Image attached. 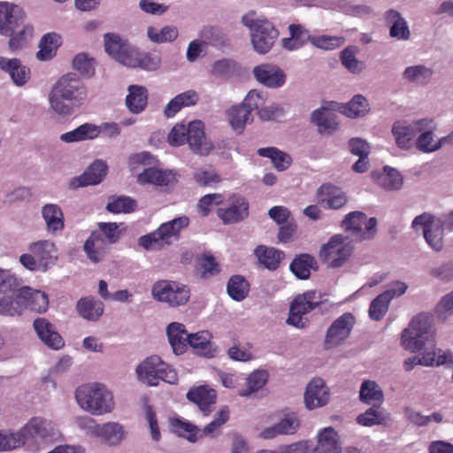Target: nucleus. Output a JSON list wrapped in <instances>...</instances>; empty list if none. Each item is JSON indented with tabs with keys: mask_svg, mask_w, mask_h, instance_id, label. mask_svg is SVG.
Instances as JSON below:
<instances>
[{
	"mask_svg": "<svg viewBox=\"0 0 453 453\" xmlns=\"http://www.w3.org/2000/svg\"><path fill=\"white\" fill-rule=\"evenodd\" d=\"M161 64V58L157 52H142L134 47L129 58L126 60L127 67H140L146 71L157 70Z\"/></svg>",
	"mask_w": 453,
	"mask_h": 453,
	"instance_id": "nucleus-27",
	"label": "nucleus"
},
{
	"mask_svg": "<svg viewBox=\"0 0 453 453\" xmlns=\"http://www.w3.org/2000/svg\"><path fill=\"white\" fill-rule=\"evenodd\" d=\"M216 391L207 386L192 388L187 393V398L196 403L201 411H210L216 401Z\"/></svg>",
	"mask_w": 453,
	"mask_h": 453,
	"instance_id": "nucleus-33",
	"label": "nucleus"
},
{
	"mask_svg": "<svg viewBox=\"0 0 453 453\" xmlns=\"http://www.w3.org/2000/svg\"><path fill=\"white\" fill-rule=\"evenodd\" d=\"M128 95L126 97L127 109L134 114L144 111L148 104V90L143 86L130 85L127 88Z\"/></svg>",
	"mask_w": 453,
	"mask_h": 453,
	"instance_id": "nucleus-37",
	"label": "nucleus"
},
{
	"mask_svg": "<svg viewBox=\"0 0 453 453\" xmlns=\"http://www.w3.org/2000/svg\"><path fill=\"white\" fill-rule=\"evenodd\" d=\"M268 378V374L265 371H255L249 375L246 380L245 389L240 391V395L242 396H249L252 393L257 391L266 383Z\"/></svg>",
	"mask_w": 453,
	"mask_h": 453,
	"instance_id": "nucleus-55",
	"label": "nucleus"
},
{
	"mask_svg": "<svg viewBox=\"0 0 453 453\" xmlns=\"http://www.w3.org/2000/svg\"><path fill=\"white\" fill-rule=\"evenodd\" d=\"M23 290L27 293L24 294L25 309L42 313L47 311L49 306L48 296L40 290H35L29 287H23Z\"/></svg>",
	"mask_w": 453,
	"mask_h": 453,
	"instance_id": "nucleus-44",
	"label": "nucleus"
},
{
	"mask_svg": "<svg viewBox=\"0 0 453 453\" xmlns=\"http://www.w3.org/2000/svg\"><path fill=\"white\" fill-rule=\"evenodd\" d=\"M189 224L187 216L173 219L163 223L154 232L143 235L139 239V244L146 250H160L179 240L180 231Z\"/></svg>",
	"mask_w": 453,
	"mask_h": 453,
	"instance_id": "nucleus-8",
	"label": "nucleus"
},
{
	"mask_svg": "<svg viewBox=\"0 0 453 453\" xmlns=\"http://www.w3.org/2000/svg\"><path fill=\"white\" fill-rule=\"evenodd\" d=\"M135 372L138 380L149 387L158 386L160 380L173 385L178 382L177 372L157 355L146 357Z\"/></svg>",
	"mask_w": 453,
	"mask_h": 453,
	"instance_id": "nucleus-5",
	"label": "nucleus"
},
{
	"mask_svg": "<svg viewBox=\"0 0 453 453\" xmlns=\"http://www.w3.org/2000/svg\"><path fill=\"white\" fill-rule=\"evenodd\" d=\"M12 296L0 297V315L19 316L25 310L24 294L27 290L18 287L14 291H11Z\"/></svg>",
	"mask_w": 453,
	"mask_h": 453,
	"instance_id": "nucleus-29",
	"label": "nucleus"
},
{
	"mask_svg": "<svg viewBox=\"0 0 453 453\" xmlns=\"http://www.w3.org/2000/svg\"><path fill=\"white\" fill-rule=\"evenodd\" d=\"M123 223L99 222L97 228L93 230L84 243L83 250L87 257L94 264L105 259L110 252L111 246L120 239L125 230Z\"/></svg>",
	"mask_w": 453,
	"mask_h": 453,
	"instance_id": "nucleus-3",
	"label": "nucleus"
},
{
	"mask_svg": "<svg viewBox=\"0 0 453 453\" xmlns=\"http://www.w3.org/2000/svg\"><path fill=\"white\" fill-rule=\"evenodd\" d=\"M227 117L230 126L239 133L242 132L248 122L252 121L249 109H246L242 104L232 106L227 111Z\"/></svg>",
	"mask_w": 453,
	"mask_h": 453,
	"instance_id": "nucleus-47",
	"label": "nucleus"
},
{
	"mask_svg": "<svg viewBox=\"0 0 453 453\" xmlns=\"http://www.w3.org/2000/svg\"><path fill=\"white\" fill-rule=\"evenodd\" d=\"M0 69L7 73L17 86L26 84L30 79V69L18 58L0 57Z\"/></svg>",
	"mask_w": 453,
	"mask_h": 453,
	"instance_id": "nucleus-26",
	"label": "nucleus"
},
{
	"mask_svg": "<svg viewBox=\"0 0 453 453\" xmlns=\"http://www.w3.org/2000/svg\"><path fill=\"white\" fill-rule=\"evenodd\" d=\"M254 254L260 265L270 271H275L279 268L280 262L285 257L283 251L273 247L258 245Z\"/></svg>",
	"mask_w": 453,
	"mask_h": 453,
	"instance_id": "nucleus-34",
	"label": "nucleus"
},
{
	"mask_svg": "<svg viewBox=\"0 0 453 453\" xmlns=\"http://www.w3.org/2000/svg\"><path fill=\"white\" fill-rule=\"evenodd\" d=\"M167 337L173 351L176 355L183 354L188 347L189 334L183 324L173 322L166 328Z\"/></svg>",
	"mask_w": 453,
	"mask_h": 453,
	"instance_id": "nucleus-31",
	"label": "nucleus"
},
{
	"mask_svg": "<svg viewBox=\"0 0 453 453\" xmlns=\"http://www.w3.org/2000/svg\"><path fill=\"white\" fill-rule=\"evenodd\" d=\"M203 42L215 47H223L227 44V38L224 32L215 27H205L201 31Z\"/></svg>",
	"mask_w": 453,
	"mask_h": 453,
	"instance_id": "nucleus-54",
	"label": "nucleus"
},
{
	"mask_svg": "<svg viewBox=\"0 0 453 453\" xmlns=\"http://www.w3.org/2000/svg\"><path fill=\"white\" fill-rule=\"evenodd\" d=\"M137 203L129 196H113L107 203L106 210L111 213H130L135 211Z\"/></svg>",
	"mask_w": 453,
	"mask_h": 453,
	"instance_id": "nucleus-52",
	"label": "nucleus"
},
{
	"mask_svg": "<svg viewBox=\"0 0 453 453\" xmlns=\"http://www.w3.org/2000/svg\"><path fill=\"white\" fill-rule=\"evenodd\" d=\"M386 24L390 27L389 35L397 40H408L411 36L406 20L401 13L394 9H390L384 15Z\"/></svg>",
	"mask_w": 453,
	"mask_h": 453,
	"instance_id": "nucleus-32",
	"label": "nucleus"
},
{
	"mask_svg": "<svg viewBox=\"0 0 453 453\" xmlns=\"http://www.w3.org/2000/svg\"><path fill=\"white\" fill-rule=\"evenodd\" d=\"M34 328L39 338L50 348L59 349L64 346L61 335L46 319H36L34 321Z\"/></svg>",
	"mask_w": 453,
	"mask_h": 453,
	"instance_id": "nucleus-25",
	"label": "nucleus"
},
{
	"mask_svg": "<svg viewBox=\"0 0 453 453\" xmlns=\"http://www.w3.org/2000/svg\"><path fill=\"white\" fill-rule=\"evenodd\" d=\"M18 434H24L25 443L29 439L37 438L51 441L56 435V427L51 421L35 417L31 418Z\"/></svg>",
	"mask_w": 453,
	"mask_h": 453,
	"instance_id": "nucleus-18",
	"label": "nucleus"
},
{
	"mask_svg": "<svg viewBox=\"0 0 453 453\" xmlns=\"http://www.w3.org/2000/svg\"><path fill=\"white\" fill-rule=\"evenodd\" d=\"M360 399L365 403L381 402L383 399V393L374 381L365 380L360 388Z\"/></svg>",
	"mask_w": 453,
	"mask_h": 453,
	"instance_id": "nucleus-61",
	"label": "nucleus"
},
{
	"mask_svg": "<svg viewBox=\"0 0 453 453\" xmlns=\"http://www.w3.org/2000/svg\"><path fill=\"white\" fill-rule=\"evenodd\" d=\"M224 196L219 193L207 194L202 196L196 205L197 212L201 217H207L214 206L223 203Z\"/></svg>",
	"mask_w": 453,
	"mask_h": 453,
	"instance_id": "nucleus-56",
	"label": "nucleus"
},
{
	"mask_svg": "<svg viewBox=\"0 0 453 453\" xmlns=\"http://www.w3.org/2000/svg\"><path fill=\"white\" fill-rule=\"evenodd\" d=\"M317 449L319 453H341L338 434L333 427H326L319 433Z\"/></svg>",
	"mask_w": 453,
	"mask_h": 453,
	"instance_id": "nucleus-43",
	"label": "nucleus"
},
{
	"mask_svg": "<svg viewBox=\"0 0 453 453\" xmlns=\"http://www.w3.org/2000/svg\"><path fill=\"white\" fill-rule=\"evenodd\" d=\"M345 40L342 36L312 35L311 43L319 49L332 50L341 47Z\"/></svg>",
	"mask_w": 453,
	"mask_h": 453,
	"instance_id": "nucleus-64",
	"label": "nucleus"
},
{
	"mask_svg": "<svg viewBox=\"0 0 453 453\" xmlns=\"http://www.w3.org/2000/svg\"><path fill=\"white\" fill-rule=\"evenodd\" d=\"M290 37L284 38L281 41L282 47L288 50H295L307 42H311L312 35L309 34V31L299 24H291L288 26Z\"/></svg>",
	"mask_w": 453,
	"mask_h": 453,
	"instance_id": "nucleus-38",
	"label": "nucleus"
},
{
	"mask_svg": "<svg viewBox=\"0 0 453 453\" xmlns=\"http://www.w3.org/2000/svg\"><path fill=\"white\" fill-rule=\"evenodd\" d=\"M25 17L18 5L0 3V35L12 36L9 41L12 51L22 49L33 35V27L23 25Z\"/></svg>",
	"mask_w": 453,
	"mask_h": 453,
	"instance_id": "nucleus-1",
	"label": "nucleus"
},
{
	"mask_svg": "<svg viewBox=\"0 0 453 453\" xmlns=\"http://www.w3.org/2000/svg\"><path fill=\"white\" fill-rule=\"evenodd\" d=\"M411 227L416 232L422 230L426 242L434 250L443 248V224L441 219L424 212L414 218Z\"/></svg>",
	"mask_w": 453,
	"mask_h": 453,
	"instance_id": "nucleus-12",
	"label": "nucleus"
},
{
	"mask_svg": "<svg viewBox=\"0 0 453 453\" xmlns=\"http://www.w3.org/2000/svg\"><path fill=\"white\" fill-rule=\"evenodd\" d=\"M61 44V37L56 33H49L42 38L37 58L42 61L51 59Z\"/></svg>",
	"mask_w": 453,
	"mask_h": 453,
	"instance_id": "nucleus-46",
	"label": "nucleus"
},
{
	"mask_svg": "<svg viewBox=\"0 0 453 453\" xmlns=\"http://www.w3.org/2000/svg\"><path fill=\"white\" fill-rule=\"evenodd\" d=\"M330 392L322 379H313L306 388L304 403L307 409L313 410L327 403Z\"/></svg>",
	"mask_w": 453,
	"mask_h": 453,
	"instance_id": "nucleus-19",
	"label": "nucleus"
},
{
	"mask_svg": "<svg viewBox=\"0 0 453 453\" xmlns=\"http://www.w3.org/2000/svg\"><path fill=\"white\" fill-rule=\"evenodd\" d=\"M140 184H152L158 187H167L177 181L176 173L172 170L155 167L145 168L137 178Z\"/></svg>",
	"mask_w": 453,
	"mask_h": 453,
	"instance_id": "nucleus-23",
	"label": "nucleus"
},
{
	"mask_svg": "<svg viewBox=\"0 0 453 453\" xmlns=\"http://www.w3.org/2000/svg\"><path fill=\"white\" fill-rule=\"evenodd\" d=\"M230 201L227 207L217 210V215L224 224L238 223L248 218L249 203L245 197L234 195L231 196Z\"/></svg>",
	"mask_w": 453,
	"mask_h": 453,
	"instance_id": "nucleus-17",
	"label": "nucleus"
},
{
	"mask_svg": "<svg viewBox=\"0 0 453 453\" xmlns=\"http://www.w3.org/2000/svg\"><path fill=\"white\" fill-rule=\"evenodd\" d=\"M427 125L428 121L426 119L414 121L411 124L403 121L395 122L392 134L397 146L403 150L411 148L417 134L422 132Z\"/></svg>",
	"mask_w": 453,
	"mask_h": 453,
	"instance_id": "nucleus-16",
	"label": "nucleus"
},
{
	"mask_svg": "<svg viewBox=\"0 0 453 453\" xmlns=\"http://www.w3.org/2000/svg\"><path fill=\"white\" fill-rule=\"evenodd\" d=\"M387 416L380 406H372L357 417V422L364 426H372L386 422Z\"/></svg>",
	"mask_w": 453,
	"mask_h": 453,
	"instance_id": "nucleus-53",
	"label": "nucleus"
},
{
	"mask_svg": "<svg viewBox=\"0 0 453 453\" xmlns=\"http://www.w3.org/2000/svg\"><path fill=\"white\" fill-rule=\"evenodd\" d=\"M448 137H442L439 141H434V134L431 130H426V127L417 137L416 145L418 150L428 153L438 150L443 143L446 142Z\"/></svg>",
	"mask_w": 453,
	"mask_h": 453,
	"instance_id": "nucleus-49",
	"label": "nucleus"
},
{
	"mask_svg": "<svg viewBox=\"0 0 453 453\" xmlns=\"http://www.w3.org/2000/svg\"><path fill=\"white\" fill-rule=\"evenodd\" d=\"M152 297L172 308L185 305L190 298L189 288L176 280H159L151 288Z\"/></svg>",
	"mask_w": 453,
	"mask_h": 453,
	"instance_id": "nucleus-10",
	"label": "nucleus"
},
{
	"mask_svg": "<svg viewBox=\"0 0 453 453\" xmlns=\"http://www.w3.org/2000/svg\"><path fill=\"white\" fill-rule=\"evenodd\" d=\"M257 154L260 157L270 158L273 167L279 172L287 170L292 163L290 155L276 147L260 148L257 150Z\"/></svg>",
	"mask_w": 453,
	"mask_h": 453,
	"instance_id": "nucleus-42",
	"label": "nucleus"
},
{
	"mask_svg": "<svg viewBox=\"0 0 453 453\" xmlns=\"http://www.w3.org/2000/svg\"><path fill=\"white\" fill-rule=\"evenodd\" d=\"M42 213L47 226V230L50 233L56 234L63 230L65 226L64 214L58 205L46 204L42 207Z\"/></svg>",
	"mask_w": 453,
	"mask_h": 453,
	"instance_id": "nucleus-40",
	"label": "nucleus"
},
{
	"mask_svg": "<svg viewBox=\"0 0 453 453\" xmlns=\"http://www.w3.org/2000/svg\"><path fill=\"white\" fill-rule=\"evenodd\" d=\"M87 91L82 81L73 73L64 75L54 86L50 96V106L55 112L66 116L73 107L86 98Z\"/></svg>",
	"mask_w": 453,
	"mask_h": 453,
	"instance_id": "nucleus-2",
	"label": "nucleus"
},
{
	"mask_svg": "<svg viewBox=\"0 0 453 453\" xmlns=\"http://www.w3.org/2000/svg\"><path fill=\"white\" fill-rule=\"evenodd\" d=\"M265 93L250 90L242 104L249 109L250 115L253 111H256L261 119L269 120L273 118L275 111L271 107L265 106Z\"/></svg>",
	"mask_w": 453,
	"mask_h": 453,
	"instance_id": "nucleus-24",
	"label": "nucleus"
},
{
	"mask_svg": "<svg viewBox=\"0 0 453 453\" xmlns=\"http://www.w3.org/2000/svg\"><path fill=\"white\" fill-rule=\"evenodd\" d=\"M353 251V245L347 242L341 234L332 236L324 244L319 251V257L323 264L331 268L342 267L349 258Z\"/></svg>",
	"mask_w": 453,
	"mask_h": 453,
	"instance_id": "nucleus-11",
	"label": "nucleus"
},
{
	"mask_svg": "<svg viewBox=\"0 0 453 453\" xmlns=\"http://www.w3.org/2000/svg\"><path fill=\"white\" fill-rule=\"evenodd\" d=\"M28 250L36 257L38 265L45 269L58 258L55 243L48 240L33 242Z\"/></svg>",
	"mask_w": 453,
	"mask_h": 453,
	"instance_id": "nucleus-30",
	"label": "nucleus"
},
{
	"mask_svg": "<svg viewBox=\"0 0 453 453\" xmlns=\"http://www.w3.org/2000/svg\"><path fill=\"white\" fill-rule=\"evenodd\" d=\"M253 74L256 80L269 88L281 87L286 76L281 69L272 64H261L254 67Z\"/></svg>",
	"mask_w": 453,
	"mask_h": 453,
	"instance_id": "nucleus-20",
	"label": "nucleus"
},
{
	"mask_svg": "<svg viewBox=\"0 0 453 453\" xmlns=\"http://www.w3.org/2000/svg\"><path fill=\"white\" fill-rule=\"evenodd\" d=\"M319 203L326 209L338 210L347 203V196L338 188L323 184L318 190Z\"/></svg>",
	"mask_w": 453,
	"mask_h": 453,
	"instance_id": "nucleus-28",
	"label": "nucleus"
},
{
	"mask_svg": "<svg viewBox=\"0 0 453 453\" xmlns=\"http://www.w3.org/2000/svg\"><path fill=\"white\" fill-rule=\"evenodd\" d=\"M433 74V71L424 65H414L407 67L403 72L405 79L411 82L419 84L427 83Z\"/></svg>",
	"mask_w": 453,
	"mask_h": 453,
	"instance_id": "nucleus-59",
	"label": "nucleus"
},
{
	"mask_svg": "<svg viewBox=\"0 0 453 453\" xmlns=\"http://www.w3.org/2000/svg\"><path fill=\"white\" fill-rule=\"evenodd\" d=\"M96 434L110 444L119 442L123 436V429L118 423H106L96 426Z\"/></svg>",
	"mask_w": 453,
	"mask_h": 453,
	"instance_id": "nucleus-50",
	"label": "nucleus"
},
{
	"mask_svg": "<svg viewBox=\"0 0 453 453\" xmlns=\"http://www.w3.org/2000/svg\"><path fill=\"white\" fill-rule=\"evenodd\" d=\"M197 261L203 279H207L219 273V265L211 254L203 253L198 257Z\"/></svg>",
	"mask_w": 453,
	"mask_h": 453,
	"instance_id": "nucleus-62",
	"label": "nucleus"
},
{
	"mask_svg": "<svg viewBox=\"0 0 453 453\" xmlns=\"http://www.w3.org/2000/svg\"><path fill=\"white\" fill-rule=\"evenodd\" d=\"M172 430L180 436L187 438L190 441H195L199 432L198 428L189 422H185L180 418L171 420Z\"/></svg>",
	"mask_w": 453,
	"mask_h": 453,
	"instance_id": "nucleus-60",
	"label": "nucleus"
},
{
	"mask_svg": "<svg viewBox=\"0 0 453 453\" xmlns=\"http://www.w3.org/2000/svg\"><path fill=\"white\" fill-rule=\"evenodd\" d=\"M242 24L250 28L254 50L259 54L267 53L279 36V32L270 21L256 18L255 12H250L242 19Z\"/></svg>",
	"mask_w": 453,
	"mask_h": 453,
	"instance_id": "nucleus-7",
	"label": "nucleus"
},
{
	"mask_svg": "<svg viewBox=\"0 0 453 453\" xmlns=\"http://www.w3.org/2000/svg\"><path fill=\"white\" fill-rule=\"evenodd\" d=\"M289 268L298 279L307 280L311 275V270H316L317 262L311 255L303 253L294 258Z\"/></svg>",
	"mask_w": 453,
	"mask_h": 453,
	"instance_id": "nucleus-41",
	"label": "nucleus"
},
{
	"mask_svg": "<svg viewBox=\"0 0 453 453\" xmlns=\"http://www.w3.org/2000/svg\"><path fill=\"white\" fill-rule=\"evenodd\" d=\"M104 305L93 297L81 298L76 305V309L80 316L88 320H97L104 312Z\"/></svg>",
	"mask_w": 453,
	"mask_h": 453,
	"instance_id": "nucleus-39",
	"label": "nucleus"
},
{
	"mask_svg": "<svg viewBox=\"0 0 453 453\" xmlns=\"http://www.w3.org/2000/svg\"><path fill=\"white\" fill-rule=\"evenodd\" d=\"M226 292L233 300L241 302L249 295L250 283L242 275H233L227 282Z\"/></svg>",
	"mask_w": 453,
	"mask_h": 453,
	"instance_id": "nucleus-45",
	"label": "nucleus"
},
{
	"mask_svg": "<svg viewBox=\"0 0 453 453\" xmlns=\"http://www.w3.org/2000/svg\"><path fill=\"white\" fill-rule=\"evenodd\" d=\"M384 173L379 178L380 184L386 189H399L403 185V178L395 169L385 167Z\"/></svg>",
	"mask_w": 453,
	"mask_h": 453,
	"instance_id": "nucleus-63",
	"label": "nucleus"
},
{
	"mask_svg": "<svg viewBox=\"0 0 453 453\" xmlns=\"http://www.w3.org/2000/svg\"><path fill=\"white\" fill-rule=\"evenodd\" d=\"M107 170L108 167L105 162L96 160L81 176L73 179L71 185L73 188L96 185L106 176Z\"/></svg>",
	"mask_w": 453,
	"mask_h": 453,
	"instance_id": "nucleus-22",
	"label": "nucleus"
},
{
	"mask_svg": "<svg viewBox=\"0 0 453 453\" xmlns=\"http://www.w3.org/2000/svg\"><path fill=\"white\" fill-rule=\"evenodd\" d=\"M147 34L149 38L157 43L173 42L178 37L177 28L172 26L164 27L161 30L149 27Z\"/></svg>",
	"mask_w": 453,
	"mask_h": 453,
	"instance_id": "nucleus-57",
	"label": "nucleus"
},
{
	"mask_svg": "<svg viewBox=\"0 0 453 453\" xmlns=\"http://www.w3.org/2000/svg\"><path fill=\"white\" fill-rule=\"evenodd\" d=\"M340 111L349 118L364 116L369 111L367 100L361 95H357L347 104L339 108Z\"/></svg>",
	"mask_w": 453,
	"mask_h": 453,
	"instance_id": "nucleus-48",
	"label": "nucleus"
},
{
	"mask_svg": "<svg viewBox=\"0 0 453 453\" xmlns=\"http://www.w3.org/2000/svg\"><path fill=\"white\" fill-rule=\"evenodd\" d=\"M355 324V318L351 313H344L340 316L327 329L324 346L325 349H332L340 345L347 339Z\"/></svg>",
	"mask_w": 453,
	"mask_h": 453,
	"instance_id": "nucleus-15",
	"label": "nucleus"
},
{
	"mask_svg": "<svg viewBox=\"0 0 453 453\" xmlns=\"http://www.w3.org/2000/svg\"><path fill=\"white\" fill-rule=\"evenodd\" d=\"M321 296L316 291L311 290L298 295L290 304L288 324L298 328L306 325L303 316L311 311L321 303Z\"/></svg>",
	"mask_w": 453,
	"mask_h": 453,
	"instance_id": "nucleus-13",
	"label": "nucleus"
},
{
	"mask_svg": "<svg viewBox=\"0 0 453 453\" xmlns=\"http://www.w3.org/2000/svg\"><path fill=\"white\" fill-rule=\"evenodd\" d=\"M194 180L200 187H211L221 181L220 175L211 168H198L194 172Z\"/></svg>",
	"mask_w": 453,
	"mask_h": 453,
	"instance_id": "nucleus-58",
	"label": "nucleus"
},
{
	"mask_svg": "<svg viewBox=\"0 0 453 453\" xmlns=\"http://www.w3.org/2000/svg\"><path fill=\"white\" fill-rule=\"evenodd\" d=\"M205 141L204 125L201 120H194L188 125L176 124L168 134V142L172 146L188 143L195 153H203Z\"/></svg>",
	"mask_w": 453,
	"mask_h": 453,
	"instance_id": "nucleus-9",
	"label": "nucleus"
},
{
	"mask_svg": "<svg viewBox=\"0 0 453 453\" xmlns=\"http://www.w3.org/2000/svg\"><path fill=\"white\" fill-rule=\"evenodd\" d=\"M391 299L390 292H383L373 299L369 307L370 318L376 321L382 319L388 310Z\"/></svg>",
	"mask_w": 453,
	"mask_h": 453,
	"instance_id": "nucleus-51",
	"label": "nucleus"
},
{
	"mask_svg": "<svg viewBox=\"0 0 453 453\" xmlns=\"http://www.w3.org/2000/svg\"><path fill=\"white\" fill-rule=\"evenodd\" d=\"M311 121L318 127L319 133L331 134L339 125L336 113L324 106L312 112Z\"/></svg>",
	"mask_w": 453,
	"mask_h": 453,
	"instance_id": "nucleus-36",
	"label": "nucleus"
},
{
	"mask_svg": "<svg viewBox=\"0 0 453 453\" xmlns=\"http://www.w3.org/2000/svg\"><path fill=\"white\" fill-rule=\"evenodd\" d=\"M342 226L358 241L372 239L377 232L376 219H367L364 212L357 211L347 214Z\"/></svg>",
	"mask_w": 453,
	"mask_h": 453,
	"instance_id": "nucleus-14",
	"label": "nucleus"
},
{
	"mask_svg": "<svg viewBox=\"0 0 453 453\" xmlns=\"http://www.w3.org/2000/svg\"><path fill=\"white\" fill-rule=\"evenodd\" d=\"M403 347L411 352L421 350L427 343L434 345V334L431 330V319L419 313L414 317L402 333Z\"/></svg>",
	"mask_w": 453,
	"mask_h": 453,
	"instance_id": "nucleus-6",
	"label": "nucleus"
},
{
	"mask_svg": "<svg viewBox=\"0 0 453 453\" xmlns=\"http://www.w3.org/2000/svg\"><path fill=\"white\" fill-rule=\"evenodd\" d=\"M199 95L190 89L177 95L165 107L164 113L167 118L174 117L182 108L196 104Z\"/></svg>",
	"mask_w": 453,
	"mask_h": 453,
	"instance_id": "nucleus-35",
	"label": "nucleus"
},
{
	"mask_svg": "<svg viewBox=\"0 0 453 453\" xmlns=\"http://www.w3.org/2000/svg\"><path fill=\"white\" fill-rule=\"evenodd\" d=\"M75 398L81 408L92 415L111 412L114 406L111 393L99 383H88L78 387Z\"/></svg>",
	"mask_w": 453,
	"mask_h": 453,
	"instance_id": "nucleus-4",
	"label": "nucleus"
},
{
	"mask_svg": "<svg viewBox=\"0 0 453 453\" xmlns=\"http://www.w3.org/2000/svg\"><path fill=\"white\" fill-rule=\"evenodd\" d=\"M104 49L112 58L125 65L134 47L119 35L108 33L104 35Z\"/></svg>",
	"mask_w": 453,
	"mask_h": 453,
	"instance_id": "nucleus-21",
	"label": "nucleus"
}]
</instances>
